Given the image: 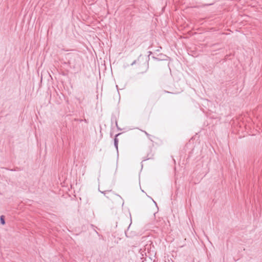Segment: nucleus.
<instances>
[{
  "label": "nucleus",
  "instance_id": "1",
  "mask_svg": "<svg viewBox=\"0 0 262 262\" xmlns=\"http://www.w3.org/2000/svg\"><path fill=\"white\" fill-rule=\"evenodd\" d=\"M150 246V245L148 246L146 245L144 248H141L139 251V253L141 254V259L142 260V262L146 260V253L145 252L146 249H147L148 252H149V247Z\"/></svg>",
  "mask_w": 262,
  "mask_h": 262
},
{
  "label": "nucleus",
  "instance_id": "2",
  "mask_svg": "<svg viewBox=\"0 0 262 262\" xmlns=\"http://www.w3.org/2000/svg\"><path fill=\"white\" fill-rule=\"evenodd\" d=\"M121 133H118L115 135V137L114 138V146L117 150V151H118V142L119 140L117 137L120 135Z\"/></svg>",
  "mask_w": 262,
  "mask_h": 262
},
{
  "label": "nucleus",
  "instance_id": "3",
  "mask_svg": "<svg viewBox=\"0 0 262 262\" xmlns=\"http://www.w3.org/2000/svg\"><path fill=\"white\" fill-rule=\"evenodd\" d=\"M0 222L2 225H4L5 224V216L4 215H1L0 216Z\"/></svg>",
  "mask_w": 262,
  "mask_h": 262
},
{
  "label": "nucleus",
  "instance_id": "4",
  "mask_svg": "<svg viewBox=\"0 0 262 262\" xmlns=\"http://www.w3.org/2000/svg\"><path fill=\"white\" fill-rule=\"evenodd\" d=\"M152 58H153L154 59L157 60V61H160V60H163V59H161L160 58H159V57H155V56H152Z\"/></svg>",
  "mask_w": 262,
  "mask_h": 262
},
{
  "label": "nucleus",
  "instance_id": "5",
  "mask_svg": "<svg viewBox=\"0 0 262 262\" xmlns=\"http://www.w3.org/2000/svg\"><path fill=\"white\" fill-rule=\"evenodd\" d=\"M115 121L116 126L117 127L118 129L121 130V129L120 127H119V126L118 125L117 121L116 118H115Z\"/></svg>",
  "mask_w": 262,
  "mask_h": 262
},
{
  "label": "nucleus",
  "instance_id": "6",
  "mask_svg": "<svg viewBox=\"0 0 262 262\" xmlns=\"http://www.w3.org/2000/svg\"><path fill=\"white\" fill-rule=\"evenodd\" d=\"M74 121H79V122H82L83 121V120L82 119H75Z\"/></svg>",
  "mask_w": 262,
  "mask_h": 262
},
{
  "label": "nucleus",
  "instance_id": "7",
  "mask_svg": "<svg viewBox=\"0 0 262 262\" xmlns=\"http://www.w3.org/2000/svg\"><path fill=\"white\" fill-rule=\"evenodd\" d=\"M64 63L70 66L71 64V61L70 60H68V62H64Z\"/></svg>",
  "mask_w": 262,
  "mask_h": 262
},
{
  "label": "nucleus",
  "instance_id": "8",
  "mask_svg": "<svg viewBox=\"0 0 262 262\" xmlns=\"http://www.w3.org/2000/svg\"><path fill=\"white\" fill-rule=\"evenodd\" d=\"M108 191H111V190H106V191H101V192L102 193H103L104 195H105L106 192H108Z\"/></svg>",
  "mask_w": 262,
  "mask_h": 262
},
{
  "label": "nucleus",
  "instance_id": "9",
  "mask_svg": "<svg viewBox=\"0 0 262 262\" xmlns=\"http://www.w3.org/2000/svg\"><path fill=\"white\" fill-rule=\"evenodd\" d=\"M137 63V60H135L132 63L131 66H133Z\"/></svg>",
  "mask_w": 262,
  "mask_h": 262
},
{
  "label": "nucleus",
  "instance_id": "10",
  "mask_svg": "<svg viewBox=\"0 0 262 262\" xmlns=\"http://www.w3.org/2000/svg\"><path fill=\"white\" fill-rule=\"evenodd\" d=\"M145 134V135L148 137H149L150 136V135L149 134H148L146 131H143Z\"/></svg>",
  "mask_w": 262,
  "mask_h": 262
},
{
  "label": "nucleus",
  "instance_id": "11",
  "mask_svg": "<svg viewBox=\"0 0 262 262\" xmlns=\"http://www.w3.org/2000/svg\"><path fill=\"white\" fill-rule=\"evenodd\" d=\"M148 53H149V55L148 56H149L150 54H152V52L151 51H149Z\"/></svg>",
  "mask_w": 262,
  "mask_h": 262
},
{
  "label": "nucleus",
  "instance_id": "12",
  "mask_svg": "<svg viewBox=\"0 0 262 262\" xmlns=\"http://www.w3.org/2000/svg\"><path fill=\"white\" fill-rule=\"evenodd\" d=\"M159 56H163V55L162 54H159ZM163 56H165V55H163Z\"/></svg>",
  "mask_w": 262,
  "mask_h": 262
},
{
  "label": "nucleus",
  "instance_id": "13",
  "mask_svg": "<svg viewBox=\"0 0 262 262\" xmlns=\"http://www.w3.org/2000/svg\"><path fill=\"white\" fill-rule=\"evenodd\" d=\"M106 197L107 198V199H109V196H106Z\"/></svg>",
  "mask_w": 262,
  "mask_h": 262
},
{
  "label": "nucleus",
  "instance_id": "14",
  "mask_svg": "<svg viewBox=\"0 0 262 262\" xmlns=\"http://www.w3.org/2000/svg\"><path fill=\"white\" fill-rule=\"evenodd\" d=\"M153 201H154V203H155V204L157 205L156 202H155L154 200H153Z\"/></svg>",
  "mask_w": 262,
  "mask_h": 262
},
{
  "label": "nucleus",
  "instance_id": "15",
  "mask_svg": "<svg viewBox=\"0 0 262 262\" xmlns=\"http://www.w3.org/2000/svg\"><path fill=\"white\" fill-rule=\"evenodd\" d=\"M166 93H169V92H167V91H165Z\"/></svg>",
  "mask_w": 262,
  "mask_h": 262
},
{
  "label": "nucleus",
  "instance_id": "16",
  "mask_svg": "<svg viewBox=\"0 0 262 262\" xmlns=\"http://www.w3.org/2000/svg\"><path fill=\"white\" fill-rule=\"evenodd\" d=\"M116 195H117L118 196H119L120 197V195H118V194H116Z\"/></svg>",
  "mask_w": 262,
  "mask_h": 262
}]
</instances>
